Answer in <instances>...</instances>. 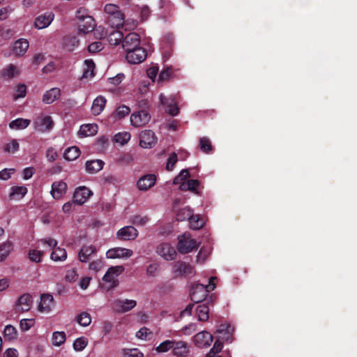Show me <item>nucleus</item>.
<instances>
[{
    "instance_id": "nucleus-1",
    "label": "nucleus",
    "mask_w": 357,
    "mask_h": 357,
    "mask_svg": "<svg viewBox=\"0 0 357 357\" xmlns=\"http://www.w3.org/2000/svg\"><path fill=\"white\" fill-rule=\"evenodd\" d=\"M123 271L124 268L122 266H116L109 268L102 278L104 284L102 288L105 291H108L116 287L119 284L118 277Z\"/></svg>"
},
{
    "instance_id": "nucleus-2",
    "label": "nucleus",
    "mask_w": 357,
    "mask_h": 357,
    "mask_svg": "<svg viewBox=\"0 0 357 357\" xmlns=\"http://www.w3.org/2000/svg\"><path fill=\"white\" fill-rule=\"evenodd\" d=\"M215 280H216V277H211L208 284H195L192 288L190 294L192 300L198 303L204 299L208 292L213 291L215 288Z\"/></svg>"
},
{
    "instance_id": "nucleus-3",
    "label": "nucleus",
    "mask_w": 357,
    "mask_h": 357,
    "mask_svg": "<svg viewBox=\"0 0 357 357\" xmlns=\"http://www.w3.org/2000/svg\"><path fill=\"white\" fill-rule=\"evenodd\" d=\"M104 12L108 15V20L112 26L120 28L124 22V14L118 5L107 3L104 7Z\"/></svg>"
},
{
    "instance_id": "nucleus-4",
    "label": "nucleus",
    "mask_w": 357,
    "mask_h": 357,
    "mask_svg": "<svg viewBox=\"0 0 357 357\" xmlns=\"http://www.w3.org/2000/svg\"><path fill=\"white\" fill-rule=\"evenodd\" d=\"M199 245L196 240L193 239L188 233L178 236L177 250L181 254H186L196 250Z\"/></svg>"
},
{
    "instance_id": "nucleus-5",
    "label": "nucleus",
    "mask_w": 357,
    "mask_h": 357,
    "mask_svg": "<svg viewBox=\"0 0 357 357\" xmlns=\"http://www.w3.org/2000/svg\"><path fill=\"white\" fill-rule=\"evenodd\" d=\"M173 274L175 277L188 276L194 275V267L189 264L177 261L172 264Z\"/></svg>"
},
{
    "instance_id": "nucleus-6",
    "label": "nucleus",
    "mask_w": 357,
    "mask_h": 357,
    "mask_svg": "<svg viewBox=\"0 0 357 357\" xmlns=\"http://www.w3.org/2000/svg\"><path fill=\"white\" fill-rule=\"evenodd\" d=\"M156 252L167 261H172L176 257V251L169 243H161L156 248Z\"/></svg>"
},
{
    "instance_id": "nucleus-7",
    "label": "nucleus",
    "mask_w": 357,
    "mask_h": 357,
    "mask_svg": "<svg viewBox=\"0 0 357 357\" xmlns=\"http://www.w3.org/2000/svg\"><path fill=\"white\" fill-rule=\"evenodd\" d=\"M55 307L54 297L50 294H43L40 296L38 310L43 314H49Z\"/></svg>"
},
{
    "instance_id": "nucleus-8",
    "label": "nucleus",
    "mask_w": 357,
    "mask_h": 357,
    "mask_svg": "<svg viewBox=\"0 0 357 357\" xmlns=\"http://www.w3.org/2000/svg\"><path fill=\"white\" fill-rule=\"evenodd\" d=\"M126 52V59L128 63L132 64L142 62L147 56L146 50L139 46L133 49V50H129Z\"/></svg>"
},
{
    "instance_id": "nucleus-9",
    "label": "nucleus",
    "mask_w": 357,
    "mask_h": 357,
    "mask_svg": "<svg viewBox=\"0 0 357 357\" xmlns=\"http://www.w3.org/2000/svg\"><path fill=\"white\" fill-rule=\"evenodd\" d=\"M151 119V115L145 110L134 112L130 116V123L134 127H141L147 124Z\"/></svg>"
},
{
    "instance_id": "nucleus-10",
    "label": "nucleus",
    "mask_w": 357,
    "mask_h": 357,
    "mask_svg": "<svg viewBox=\"0 0 357 357\" xmlns=\"http://www.w3.org/2000/svg\"><path fill=\"white\" fill-rule=\"evenodd\" d=\"M54 122L50 116L41 115L34 121L33 126L36 130L41 132H48L52 130Z\"/></svg>"
},
{
    "instance_id": "nucleus-11",
    "label": "nucleus",
    "mask_w": 357,
    "mask_h": 357,
    "mask_svg": "<svg viewBox=\"0 0 357 357\" xmlns=\"http://www.w3.org/2000/svg\"><path fill=\"white\" fill-rule=\"evenodd\" d=\"M156 180L157 178L155 174H145L137 180V188L139 191H147L155 184Z\"/></svg>"
},
{
    "instance_id": "nucleus-12",
    "label": "nucleus",
    "mask_w": 357,
    "mask_h": 357,
    "mask_svg": "<svg viewBox=\"0 0 357 357\" xmlns=\"http://www.w3.org/2000/svg\"><path fill=\"white\" fill-rule=\"evenodd\" d=\"M213 340L212 335L206 331L199 332L193 337L194 344L200 348L209 347Z\"/></svg>"
},
{
    "instance_id": "nucleus-13",
    "label": "nucleus",
    "mask_w": 357,
    "mask_h": 357,
    "mask_svg": "<svg viewBox=\"0 0 357 357\" xmlns=\"http://www.w3.org/2000/svg\"><path fill=\"white\" fill-rule=\"evenodd\" d=\"M138 231L132 226H126L119 229L116 238L121 241H132L138 236Z\"/></svg>"
},
{
    "instance_id": "nucleus-14",
    "label": "nucleus",
    "mask_w": 357,
    "mask_h": 357,
    "mask_svg": "<svg viewBox=\"0 0 357 357\" xmlns=\"http://www.w3.org/2000/svg\"><path fill=\"white\" fill-rule=\"evenodd\" d=\"M132 254L133 252L130 249L118 247L108 250L106 252V257L108 259H128Z\"/></svg>"
},
{
    "instance_id": "nucleus-15",
    "label": "nucleus",
    "mask_w": 357,
    "mask_h": 357,
    "mask_svg": "<svg viewBox=\"0 0 357 357\" xmlns=\"http://www.w3.org/2000/svg\"><path fill=\"white\" fill-rule=\"evenodd\" d=\"M54 19L52 12H47L38 15L34 20L33 26L36 29H43L48 27Z\"/></svg>"
},
{
    "instance_id": "nucleus-16",
    "label": "nucleus",
    "mask_w": 357,
    "mask_h": 357,
    "mask_svg": "<svg viewBox=\"0 0 357 357\" xmlns=\"http://www.w3.org/2000/svg\"><path fill=\"white\" fill-rule=\"evenodd\" d=\"M157 142V138L151 130H144L139 135V145L144 149L153 146Z\"/></svg>"
},
{
    "instance_id": "nucleus-17",
    "label": "nucleus",
    "mask_w": 357,
    "mask_h": 357,
    "mask_svg": "<svg viewBox=\"0 0 357 357\" xmlns=\"http://www.w3.org/2000/svg\"><path fill=\"white\" fill-rule=\"evenodd\" d=\"M140 45V37L137 33H130L123 38L122 47L126 51L133 50Z\"/></svg>"
},
{
    "instance_id": "nucleus-18",
    "label": "nucleus",
    "mask_w": 357,
    "mask_h": 357,
    "mask_svg": "<svg viewBox=\"0 0 357 357\" xmlns=\"http://www.w3.org/2000/svg\"><path fill=\"white\" fill-rule=\"evenodd\" d=\"M160 104L167 107L166 112L171 116H176L178 114L179 109L176 105L175 99L171 96L165 97L163 94L160 96Z\"/></svg>"
},
{
    "instance_id": "nucleus-19",
    "label": "nucleus",
    "mask_w": 357,
    "mask_h": 357,
    "mask_svg": "<svg viewBox=\"0 0 357 357\" xmlns=\"http://www.w3.org/2000/svg\"><path fill=\"white\" fill-rule=\"evenodd\" d=\"M80 12L81 10H78L77 13V17L82 20V23L79 24V33H88L93 30L95 21L91 16H79Z\"/></svg>"
},
{
    "instance_id": "nucleus-20",
    "label": "nucleus",
    "mask_w": 357,
    "mask_h": 357,
    "mask_svg": "<svg viewBox=\"0 0 357 357\" xmlns=\"http://www.w3.org/2000/svg\"><path fill=\"white\" fill-rule=\"evenodd\" d=\"M91 195V191L87 188L84 186L79 187L74 192L73 201L75 204L82 205L86 202Z\"/></svg>"
},
{
    "instance_id": "nucleus-21",
    "label": "nucleus",
    "mask_w": 357,
    "mask_h": 357,
    "mask_svg": "<svg viewBox=\"0 0 357 357\" xmlns=\"http://www.w3.org/2000/svg\"><path fill=\"white\" fill-rule=\"evenodd\" d=\"M67 184L63 181H56L52 184L51 195L55 199H61L67 191Z\"/></svg>"
},
{
    "instance_id": "nucleus-22",
    "label": "nucleus",
    "mask_w": 357,
    "mask_h": 357,
    "mask_svg": "<svg viewBox=\"0 0 357 357\" xmlns=\"http://www.w3.org/2000/svg\"><path fill=\"white\" fill-rule=\"evenodd\" d=\"M96 252L97 250L95 246L92 245H84L78 252V259L81 262L86 263Z\"/></svg>"
},
{
    "instance_id": "nucleus-23",
    "label": "nucleus",
    "mask_w": 357,
    "mask_h": 357,
    "mask_svg": "<svg viewBox=\"0 0 357 357\" xmlns=\"http://www.w3.org/2000/svg\"><path fill=\"white\" fill-rule=\"evenodd\" d=\"M190 351V345L184 341L174 340V346L172 348V354L176 356H185Z\"/></svg>"
},
{
    "instance_id": "nucleus-24",
    "label": "nucleus",
    "mask_w": 357,
    "mask_h": 357,
    "mask_svg": "<svg viewBox=\"0 0 357 357\" xmlns=\"http://www.w3.org/2000/svg\"><path fill=\"white\" fill-rule=\"evenodd\" d=\"M107 102V99L102 96H98L93 101L91 108V113L95 115H99L103 111Z\"/></svg>"
},
{
    "instance_id": "nucleus-25",
    "label": "nucleus",
    "mask_w": 357,
    "mask_h": 357,
    "mask_svg": "<svg viewBox=\"0 0 357 357\" xmlns=\"http://www.w3.org/2000/svg\"><path fill=\"white\" fill-rule=\"evenodd\" d=\"M115 305L119 312H126L136 306L137 301L132 299L117 300Z\"/></svg>"
},
{
    "instance_id": "nucleus-26",
    "label": "nucleus",
    "mask_w": 357,
    "mask_h": 357,
    "mask_svg": "<svg viewBox=\"0 0 357 357\" xmlns=\"http://www.w3.org/2000/svg\"><path fill=\"white\" fill-rule=\"evenodd\" d=\"M32 298L29 294L22 295L17 301V307L21 312H27L32 305Z\"/></svg>"
},
{
    "instance_id": "nucleus-27",
    "label": "nucleus",
    "mask_w": 357,
    "mask_h": 357,
    "mask_svg": "<svg viewBox=\"0 0 357 357\" xmlns=\"http://www.w3.org/2000/svg\"><path fill=\"white\" fill-rule=\"evenodd\" d=\"M61 91L59 88H52L47 91L43 96V102L49 105L60 97Z\"/></svg>"
},
{
    "instance_id": "nucleus-28",
    "label": "nucleus",
    "mask_w": 357,
    "mask_h": 357,
    "mask_svg": "<svg viewBox=\"0 0 357 357\" xmlns=\"http://www.w3.org/2000/svg\"><path fill=\"white\" fill-rule=\"evenodd\" d=\"M29 46L27 40L24 38L19 39L14 43L13 52L17 56H22L26 52Z\"/></svg>"
},
{
    "instance_id": "nucleus-29",
    "label": "nucleus",
    "mask_w": 357,
    "mask_h": 357,
    "mask_svg": "<svg viewBox=\"0 0 357 357\" xmlns=\"http://www.w3.org/2000/svg\"><path fill=\"white\" fill-rule=\"evenodd\" d=\"M98 132V126L95 123L84 124L80 126L79 135L82 137L94 135Z\"/></svg>"
},
{
    "instance_id": "nucleus-30",
    "label": "nucleus",
    "mask_w": 357,
    "mask_h": 357,
    "mask_svg": "<svg viewBox=\"0 0 357 357\" xmlns=\"http://www.w3.org/2000/svg\"><path fill=\"white\" fill-rule=\"evenodd\" d=\"M1 74L3 78L10 79L18 75L20 70L16 66L9 64L2 70Z\"/></svg>"
},
{
    "instance_id": "nucleus-31",
    "label": "nucleus",
    "mask_w": 357,
    "mask_h": 357,
    "mask_svg": "<svg viewBox=\"0 0 357 357\" xmlns=\"http://www.w3.org/2000/svg\"><path fill=\"white\" fill-rule=\"evenodd\" d=\"M130 107L123 105L116 108V109L111 114V118L114 121H119L125 118L130 114Z\"/></svg>"
},
{
    "instance_id": "nucleus-32",
    "label": "nucleus",
    "mask_w": 357,
    "mask_h": 357,
    "mask_svg": "<svg viewBox=\"0 0 357 357\" xmlns=\"http://www.w3.org/2000/svg\"><path fill=\"white\" fill-rule=\"evenodd\" d=\"M104 165V162L101 160H93L86 161V169L90 174H95L100 171Z\"/></svg>"
},
{
    "instance_id": "nucleus-33",
    "label": "nucleus",
    "mask_w": 357,
    "mask_h": 357,
    "mask_svg": "<svg viewBox=\"0 0 357 357\" xmlns=\"http://www.w3.org/2000/svg\"><path fill=\"white\" fill-rule=\"evenodd\" d=\"M31 123V121L26 119L18 118L9 123V128L12 130H23L26 128Z\"/></svg>"
},
{
    "instance_id": "nucleus-34",
    "label": "nucleus",
    "mask_w": 357,
    "mask_h": 357,
    "mask_svg": "<svg viewBox=\"0 0 357 357\" xmlns=\"http://www.w3.org/2000/svg\"><path fill=\"white\" fill-rule=\"evenodd\" d=\"M27 191L25 186H13L10 188L9 197L13 199H20L25 196Z\"/></svg>"
},
{
    "instance_id": "nucleus-35",
    "label": "nucleus",
    "mask_w": 357,
    "mask_h": 357,
    "mask_svg": "<svg viewBox=\"0 0 357 357\" xmlns=\"http://www.w3.org/2000/svg\"><path fill=\"white\" fill-rule=\"evenodd\" d=\"M199 185V182L198 180H188L187 182H183L180 186L179 189L181 190L186 191L190 190L195 193H197V188Z\"/></svg>"
},
{
    "instance_id": "nucleus-36",
    "label": "nucleus",
    "mask_w": 357,
    "mask_h": 357,
    "mask_svg": "<svg viewBox=\"0 0 357 357\" xmlns=\"http://www.w3.org/2000/svg\"><path fill=\"white\" fill-rule=\"evenodd\" d=\"M13 250V243L6 241L0 245V262L3 261Z\"/></svg>"
},
{
    "instance_id": "nucleus-37",
    "label": "nucleus",
    "mask_w": 357,
    "mask_h": 357,
    "mask_svg": "<svg viewBox=\"0 0 357 357\" xmlns=\"http://www.w3.org/2000/svg\"><path fill=\"white\" fill-rule=\"evenodd\" d=\"M195 311L199 321H206L208 320L209 309L206 304L199 305Z\"/></svg>"
},
{
    "instance_id": "nucleus-38",
    "label": "nucleus",
    "mask_w": 357,
    "mask_h": 357,
    "mask_svg": "<svg viewBox=\"0 0 357 357\" xmlns=\"http://www.w3.org/2000/svg\"><path fill=\"white\" fill-rule=\"evenodd\" d=\"M95 68V63L91 59H86L84 61V67L83 69V78H91L93 77V70Z\"/></svg>"
},
{
    "instance_id": "nucleus-39",
    "label": "nucleus",
    "mask_w": 357,
    "mask_h": 357,
    "mask_svg": "<svg viewBox=\"0 0 357 357\" xmlns=\"http://www.w3.org/2000/svg\"><path fill=\"white\" fill-rule=\"evenodd\" d=\"M188 220L190 227L192 229H199L204 225V219L199 215H193V212L191 214V217L188 218Z\"/></svg>"
},
{
    "instance_id": "nucleus-40",
    "label": "nucleus",
    "mask_w": 357,
    "mask_h": 357,
    "mask_svg": "<svg viewBox=\"0 0 357 357\" xmlns=\"http://www.w3.org/2000/svg\"><path fill=\"white\" fill-rule=\"evenodd\" d=\"M66 258L67 252L63 248L56 247L52 252L51 259L54 261H64Z\"/></svg>"
},
{
    "instance_id": "nucleus-41",
    "label": "nucleus",
    "mask_w": 357,
    "mask_h": 357,
    "mask_svg": "<svg viewBox=\"0 0 357 357\" xmlns=\"http://www.w3.org/2000/svg\"><path fill=\"white\" fill-rule=\"evenodd\" d=\"M20 149V144L17 139H11L10 142L6 143L3 147L4 153L8 154H14L18 151Z\"/></svg>"
},
{
    "instance_id": "nucleus-42",
    "label": "nucleus",
    "mask_w": 357,
    "mask_h": 357,
    "mask_svg": "<svg viewBox=\"0 0 357 357\" xmlns=\"http://www.w3.org/2000/svg\"><path fill=\"white\" fill-rule=\"evenodd\" d=\"M66 339V335L63 331H55L52 333V343L55 347L62 345Z\"/></svg>"
},
{
    "instance_id": "nucleus-43",
    "label": "nucleus",
    "mask_w": 357,
    "mask_h": 357,
    "mask_svg": "<svg viewBox=\"0 0 357 357\" xmlns=\"http://www.w3.org/2000/svg\"><path fill=\"white\" fill-rule=\"evenodd\" d=\"M79 155V149L76 146H71L66 150L63 156L66 160L73 161L77 159Z\"/></svg>"
},
{
    "instance_id": "nucleus-44",
    "label": "nucleus",
    "mask_w": 357,
    "mask_h": 357,
    "mask_svg": "<svg viewBox=\"0 0 357 357\" xmlns=\"http://www.w3.org/2000/svg\"><path fill=\"white\" fill-rule=\"evenodd\" d=\"M123 35L120 31H112L108 37V40L111 45H117L121 43H123Z\"/></svg>"
},
{
    "instance_id": "nucleus-45",
    "label": "nucleus",
    "mask_w": 357,
    "mask_h": 357,
    "mask_svg": "<svg viewBox=\"0 0 357 357\" xmlns=\"http://www.w3.org/2000/svg\"><path fill=\"white\" fill-rule=\"evenodd\" d=\"M174 346V340H167L161 342L156 348L155 351L158 353H165L169 351H172V348Z\"/></svg>"
},
{
    "instance_id": "nucleus-46",
    "label": "nucleus",
    "mask_w": 357,
    "mask_h": 357,
    "mask_svg": "<svg viewBox=\"0 0 357 357\" xmlns=\"http://www.w3.org/2000/svg\"><path fill=\"white\" fill-rule=\"evenodd\" d=\"M77 322L80 326L86 327L91 323V317L88 312H83L77 317Z\"/></svg>"
},
{
    "instance_id": "nucleus-47",
    "label": "nucleus",
    "mask_w": 357,
    "mask_h": 357,
    "mask_svg": "<svg viewBox=\"0 0 357 357\" xmlns=\"http://www.w3.org/2000/svg\"><path fill=\"white\" fill-rule=\"evenodd\" d=\"M114 139L115 142L124 145L130 139V134L128 132H119L114 135Z\"/></svg>"
},
{
    "instance_id": "nucleus-48",
    "label": "nucleus",
    "mask_w": 357,
    "mask_h": 357,
    "mask_svg": "<svg viewBox=\"0 0 357 357\" xmlns=\"http://www.w3.org/2000/svg\"><path fill=\"white\" fill-rule=\"evenodd\" d=\"M121 354L122 357H144V354L136 348L123 349Z\"/></svg>"
},
{
    "instance_id": "nucleus-49",
    "label": "nucleus",
    "mask_w": 357,
    "mask_h": 357,
    "mask_svg": "<svg viewBox=\"0 0 357 357\" xmlns=\"http://www.w3.org/2000/svg\"><path fill=\"white\" fill-rule=\"evenodd\" d=\"M88 344V340L85 337L77 338L73 344V349L77 351H81L85 349Z\"/></svg>"
},
{
    "instance_id": "nucleus-50",
    "label": "nucleus",
    "mask_w": 357,
    "mask_h": 357,
    "mask_svg": "<svg viewBox=\"0 0 357 357\" xmlns=\"http://www.w3.org/2000/svg\"><path fill=\"white\" fill-rule=\"evenodd\" d=\"M222 344L221 342L217 340L215 342L213 347L211 349V350L207 353L206 357H216V355L220 353L222 349ZM218 357H222V356H218Z\"/></svg>"
},
{
    "instance_id": "nucleus-51",
    "label": "nucleus",
    "mask_w": 357,
    "mask_h": 357,
    "mask_svg": "<svg viewBox=\"0 0 357 357\" xmlns=\"http://www.w3.org/2000/svg\"><path fill=\"white\" fill-rule=\"evenodd\" d=\"M105 266L104 261L102 259H98L91 261L89 265V269L94 273L101 271Z\"/></svg>"
},
{
    "instance_id": "nucleus-52",
    "label": "nucleus",
    "mask_w": 357,
    "mask_h": 357,
    "mask_svg": "<svg viewBox=\"0 0 357 357\" xmlns=\"http://www.w3.org/2000/svg\"><path fill=\"white\" fill-rule=\"evenodd\" d=\"M47 249H46L47 250ZM44 250L40 251L36 249L30 250L29 252V257L30 260L36 263H39L41 261V257L43 255Z\"/></svg>"
},
{
    "instance_id": "nucleus-53",
    "label": "nucleus",
    "mask_w": 357,
    "mask_h": 357,
    "mask_svg": "<svg viewBox=\"0 0 357 357\" xmlns=\"http://www.w3.org/2000/svg\"><path fill=\"white\" fill-rule=\"evenodd\" d=\"M79 43L75 36H68L64 38V45L70 50H73Z\"/></svg>"
},
{
    "instance_id": "nucleus-54",
    "label": "nucleus",
    "mask_w": 357,
    "mask_h": 357,
    "mask_svg": "<svg viewBox=\"0 0 357 357\" xmlns=\"http://www.w3.org/2000/svg\"><path fill=\"white\" fill-rule=\"evenodd\" d=\"M192 211L190 208H184L178 212L176 215V219L179 221H183L185 220H188L190 217H191V214Z\"/></svg>"
},
{
    "instance_id": "nucleus-55",
    "label": "nucleus",
    "mask_w": 357,
    "mask_h": 357,
    "mask_svg": "<svg viewBox=\"0 0 357 357\" xmlns=\"http://www.w3.org/2000/svg\"><path fill=\"white\" fill-rule=\"evenodd\" d=\"M138 22L136 20L132 18L124 19V22L121 24L120 27L123 28L126 31L133 30L137 26Z\"/></svg>"
},
{
    "instance_id": "nucleus-56",
    "label": "nucleus",
    "mask_w": 357,
    "mask_h": 357,
    "mask_svg": "<svg viewBox=\"0 0 357 357\" xmlns=\"http://www.w3.org/2000/svg\"><path fill=\"white\" fill-rule=\"evenodd\" d=\"M3 334L8 340H14L17 337V331L13 326L7 325L4 328Z\"/></svg>"
},
{
    "instance_id": "nucleus-57",
    "label": "nucleus",
    "mask_w": 357,
    "mask_h": 357,
    "mask_svg": "<svg viewBox=\"0 0 357 357\" xmlns=\"http://www.w3.org/2000/svg\"><path fill=\"white\" fill-rule=\"evenodd\" d=\"M199 146L201 150L204 153H208L212 150V146L209 139L205 137L199 139Z\"/></svg>"
},
{
    "instance_id": "nucleus-58",
    "label": "nucleus",
    "mask_w": 357,
    "mask_h": 357,
    "mask_svg": "<svg viewBox=\"0 0 357 357\" xmlns=\"http://www.w3.org/2000/svg\"><path fill=\"white\" fill-rule=\"evenodd\" d=\"M40 243L43 247L47 248L48 250H54V248H55L57 245V241L50 237L41 239Z\"/></svg>"
},
{
    "instance_id": "nucleus-59",
    "label": "nucleus",
    "mask_w": 357,
    "mask_h": 357,
    "mask_svg": "<svg viewBox=\"0 0 357 357\" xmlns=\"http://www.w3.org/2000/svg\"><path fill=\"white\" fill-rule=\"evenodd\" d=\"M190 176V173L187 169H182L180 172V174L176 176L173 181V183L176 184H181L185 179L188 178Z\"/></svg>"
},
{
    "instance_id": "nucleus-60",
    "label": "nucleus",
    "mask_w": 357,
    "mask_h": 357,
    "mask_svg": "<svg viewBox=\"0 0 357 357\" xmlns=\"http://www.w3.org/2000/svg\"><path fill=\"white\" fill-rule=\"evenodd\" d=\"M149 220L146 216L134 215L132 218L131 222L136 225L143 226L147 224Z\"/></svg>"
},
{
    "instance_id": "nucleus-61",
    "label": "nucleus",
    "mask_w": 357,
    "mask_h": 357,
    "mask_svg": "<svg viewBox=\"0 0 357 357\" xmlns=\"http://www.w3.org/2000/svg\"><path fill=\"white\" fill-rule=\"evenodd\" d=\"M103 47H104V45H103L102 43L100 41H97V42L91 43L88 46V50L91 53H96V52L101 51L103 49Z\"/></svg>"
},
{
    "instance_id": "nucleus-62",
    "label": "nucleus",
    "mask_w": 357,
    "mask_h": 357,
    "mask_svg": "<svg viewBox=\"0 0 357 357\" xmlns=\"http://www.w3.org/2000/svg\"><path fill=\"white\" fill-rule=\"evenodd\" d=\"M159 265L156 263L149 264L146 268V275L150 277H155L158 274Z\"/></svg>"
},
{
    "instance_id": "nucleus-63",
    "label": "nucleus",
    "mask_w": 357,
    "mask_h": 357,
    "mask_svg": "<svg viewBox=\"0 0 357 357\" xmlns=\"http://www.w3.org/2000/svg\"><path fill=\"white\" fill-rule=\"evenodd\" d=\"M33 319H23L20 321V326L23 331H29L33 325Z\"/></svg>"
},
{
    "instance_id": "nucleus-64",
    "label": "nucleus",
    "mask_w": 357,
    "mask_h": 357,
    "mask_svg": "<svg viewBox=\"0 0 357 357\" xmlns=\"http://www.w3.org/2000/svg\"><path fill=\"white\" fill-rule=\"evenodd\" d=\"M15 172V169L10 168V169H3L0 171V179L6 181L8 180L13 174Z\"/></svg>"
}]
</instances>
